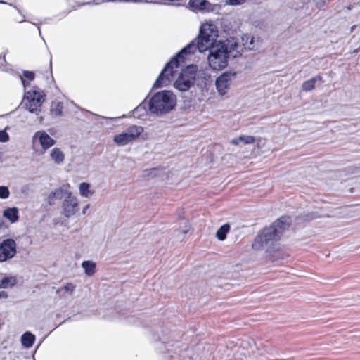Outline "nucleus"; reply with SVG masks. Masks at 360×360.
<instances>
[{
	"label": "nucleus",
	"mask_w": 360,
	"mask_h": 360,
	"mask_svg": "<svg viewBox=\"0 0 360 360\" xmlns=\"http://www.w3.org/2000/svg\"><path fill=\"white\" fill-rule=\"evenodd\" d=\"M215 46L214 41L207 39L199 33L198 37L182 49L164 68L153 84L154 88H161L169 85L180 65H183L188 54L195 53L196 50L202 53L206 50L210 52V48Z\"/></svg>",
	"instance_id": "nucleus-1"
},
{
	"label": "nucleus",
	"mask_w": 360,
	"mask_h": 360,
	"mask_svg": "<svg viewBox=\"0 0 360 360\" xmlns=\"http://www.w3.org/2000/svg\"><path fill=\"white\" fill-rule=\"evenodd\" d=\"M289 224V217L280 218L255 238L252 245V248L259 250L267 246L271 242L278 240L283 231L288 229Z\"/></svg>",
	"instance_id": "nucleus-2"
},
{
	"label": "nucleus",
	"mask_w": 360,
	"mask_h": 360,
	"mask_svg": "<svg viewBox=\"0 0 360 360\" xmlns=\"http://www.w3.org/2000/svg\"><path fill=\"white\" fill-rule=\"evenodd\" d=\"M176 95L168 90L155 93L150 98L148 108L153 114L164 115L172 111L176 105Z\"/></svg>",
	"instance_id": "nucleus-3"
},
{
	"label": "nucleus",
	"mask_w": 360,
	"mask_h": 360,
	"mask_svg": "<svg viewBox=\"0 0 360 360\" xmlns=\"http://www.w3.org/2000/svg\"><path fill=\"white\" fill-rule=\"evenodd\" d=\"M202 73L197 65H190L181 70L174 82V87L179 91H186L194 86L196 79Z\"/></svg>",
	"instance_id": "nucleus-4"
},
{
	"label": "nucleus",
	"mask_w": 360,
	"mask_h": 360,
	"mask_svg": "<svg viewBox=\"0 0 360 360\" xmlns=\"http://www.w3.org/2000/svg\"><path fill=\"white\" fill-rule=\"evenodd\" d=\"M227 56L223 49V46L215 43V46L210 48V52L207 57L209 66L214 70H220L228 65Z\"/></svg>",
	"instance_id": "nucleus-5"
},
{
	"label": "nucleus",
	"mask_w": 360,
	"mask_h": 360,
	"mask_svg": "<svg viewBox=\"0 0 360 360\" xmlns=\"http://www.w3.org/2000/svg\"><path fill=\"white\" fill-rule=\"evenodd\" d=\"M143 130L141 126L132 125L122 132L115 135L113 142L119 147L124 146L138 139Z\"/></svg>",
	"instance_id": "nucleus-6"
},
{
	"label": "nucleus",
	"mask_w": 360,
	"mask_h": 360,
	"mask_svg": "<svg viewBox=\"0 0 360 360\" xmlns=\"http://www.w3.org/2000/svg\"><path fill=\"white\" fill-rule=\"evenodd\" d=\"M44 96L42 91L37 87L25 92L23 103L29 112L37 114L40 111Z\"/></svg>",
	"instance_id": "nucleus-7"
},
{
	"label": "nucleus",
	"mask_w": 360,
	"mask_h": 360,
	"mask_svg": "<svg viewBox=\"0 0 360 360\" xmlns=\"http://www.w3.org/2000/svg\"><path fill=\"white\" fill-rule=\"evenodd\" d=\"M79 210L78 198L72 192L63 199L60 205L61 214L67 219L73 217Z\"/></svg>",
	"instance_id": "nucleus-8"
},
{
	"label": "nucleus",
	"mask_w": 360,
	"mask_h": 360,
	"mask_svg": "<svg viewBox=\"0 0 360 360\" xmlns=\"http://www.w3.org/2000/svg\"><path fill=\"white\" fill-rule=\"evenodd\" d=\"M236 73L233 71L225 72L219 76L215 80V86L219 96L226 95L233 80L236 78Z\"/></svg>",
	"instance_id": "nucleus-9"
},
{
	"label": "nucleus",
	"mask_w": 360,
	"mask_h": 360,
	"mask_svg": "<svg viewBox=\"0 0 360 360\" xmlns=\"http://www.w3.org/2000/svg\"><path fill=\"white\" fill-rule=\"evenodd\" d=\"M33 148L39 146L43 151H46L56 144V141L51 137L45 131H36L32 138Z\"/></svg>",
	"instance_id": "nucleus-10"
},
{
	"label": "nucleus",
	"mask_w": 360,
	"mask_h": 360,
	"mask_svg": "<svg viewBox=\"0 0 360 360\" xmlns=\"http://www.w3.org/2000/svg\"><path fill=\"white\" fill-rule=\"evenodd\" d=\"M17 245L11 238H6L0 243V262H6L15 257L17 253Z\"/></svg>",
	"instance_id": "nucleus-11"
},
{
	"label": "nucleus",
	"mask_w": 360,
	"mask_h": 360,
	"mask_svg": "<svg viewBox=\"0 0 360 360\" xmlns=\"http://www.w3.org/2000/svg\"><path fill=\"white\" fill-rule=\"evenodd\" d=\"M223 46L226 54H231L233 57L236 58L241 55L243 52V46L234 38H230L224 41H219L217 43Z\"/></svg>",
	"instance_id": "nucleus-12"
},
{
	"label": "nucleus",
	"mask_w": 360,
	"mask_h": 360,
	"mask_svg": "<svg viewBox=\"0 0 360 360\" xmlns=\"http://www.w3.org/2000/svg\"><path fill=\"white\" fill-rule=\"evenodd\" d=\"M71 191L66 186L59 187L51 191L47 196V202L50 205L55 204L56 200L65 199Z\"/></svg>",
	"instance_id": "nucleus-13"
},
{
	"label": "nucleus",
	"mask_w": 360,
	"mask_h": 360,
	"mask_svg": "<svg viewBox=\"0 0 360 360\" xmlns=\"http://www.w3.org/2000/svg\"><path fill=\"white\" fill-rule=\"evenodd\" d=\"M200 34L215 42L218 36V30L214 24L210 22H205L200 27Z\"/></svg>",
	"instance_id": "nucleus-14"
},
{
	"label": "nucleus",
	"mask_w": 360,
	"mask_h": 360,
	"mask_svg": "<svg viewBox=\"0 0 360 360\" xmlns=\"http://www.w3.org/2000/svg\"><path fill=\"white\" fill-rule=\"evenodd\" d=\"M49 156L51 160L56 165H58L63 164L65 158V153L60 148L57 147H55L51 150Z\"/></svg>",
	"instance_id": "nucleus-15"
},
{
	"label": "nucleus",
	"mask_w": 360,
	"mask_h": 360,
	"mask_svg": "<svg viewBox=\"0 0 360 360\" xmlns=\"http://www.w3.org/2000/svg\"><path fill=\"white\" fill-rule=\"evenodd\" d=\"M255 139L252 136L242 135L231 140V143L236 146H242L246 144H252Z\"/></svg>",
	"instance_id": "nucleus-16"
},
{
	"label": "nucleus",
	"mask_w": 360,
	"mask_h": 360,
	"mask_svg": "<svg viewBox=\"0 0 360 360\" xmlns=\"http://www.w3.org/2000/svg\"><path fill=\"white\" fill-rule=\"evenodd\" d=\"M3 216L11 223H15L18 219V210L16 207L7 208L4 211Z\"/></svg>",
	"instance_id": "nucleus-17"
},
{
	"label": "nucleus",
	"mask_w": 360,
	"mask_h": 360,
	"mask_svg": "<svg viewBox=\"0 0 360 360\" xmlns=\"http://www.w3.org/2000/svg\"><path fill=\"white\" fill-rule=\"evenodd\" d=\"M79 192L82 197L89 198L94 194V191L91 189V185L86 182H82L79 186Z\"/></svg>",
	"instance_id": "nucleus-18"
},
{
	"label": "nucleus",
	"mask_w": 360,
	"mask_h": 360,
	"mask_svg": "<svg viewBox=\"0 0 360 360\" xmlns=\"http://www.w3.org/2000/svg\"><path fill=\"white\" fill-rule=\"evenodd\" d=\"M84 273L89 276H92L96 272V264L91 260L84 261L81 264Z\"/></svg>",
	"instance_id": "nucleus-19"
},
{
	"label": "nucleus",
	"mask_w": 360,
	"mask_h": 360,
	"mask_svg": "<svg viewBox=\"0 0 360 360\" xmlns=\"http://www.w3.org/2000/svg\"><path fill=\"white\" fill-rule=\"evenodd\" d=\"M35 341V335L30 332H26L21 336V343L25 348L31 347Z\"/></svg>",
	"instance_id": "nucleus-20"
},
{
	"label": "nucleus",
	"mask_w": 360,
	"mask_h": 360,
	"mask_svg": "<svg viewBox=\"0 0 360 360\" xmlns=\"http://www.w3.org/2000/svg\"><path fill=\"white\" fill-rule=\"evenodd\" d=\"M17 283L15 276H4L0 279V288H7L13 287Z\"/></svg>",
	"instance_id": "nucleus-21"
},
{
	"label": "nucleus",
	"mask_w": 360,
	"mask_h": 360,
	"mask_svg": "<svg viewBox=\"0 0 360 360\" xmlns=\"http://www.w3.org/2000/svg\"><path fill=\"white\" fill-rule=\"evenodd\" d=\"M243 50H252L255 48L254 38L250 34H245L241 37Z\"/></svg>",
	"instance_id": "nucleus-22"
},
{
	"label": "nucleus",
	"mask_w": 360,
	"mask_h": 360,
	"mask_svg": "<svg viewBox=\"0 0 360 360\" xmlns=\"http://www.w3.org/2000/svg\"><path fill=\"white\" fill-rule=\"evenodd\" d=\"M207 1L206 0H190L189 5L193 11L205 10Z\"/></svg>",
	"instance_id": "nucleus-23"
},
{
	"label": "nucleus",
	"mask_w": 360,
	"mask_h": 360,
	"mask_svg": "<svg viewBox=\"0 0 360 360\" xmlns=\"http://www.w3.org/2000/svg\"><path fill=\"white\" fill-rule=\"evenodd\" d=\"M63 103L60 101H53L51 106V113L55 116H60L63 113Z\"/></svg>",
	"instance_id": "nucleus-24"
},
{
	"label": "nucleus",
	"mask_w": 360,
	"mask_h": 360,
	"mask_svg": "<svg viewBox=\"0 0 360 360\" xmlns=\"http://www.w3.org/2000/svg\"><path fill=\"white\" fill-rule=\"evenodd\" d=\"M230 230V225L228 224L221 226L216 232V236L219 240H225L227 233Z\"/></svg>",
	"instance_id": "nucleus-25"
},
{
	"label": "nucleus",
	"mask_w": 360,
	"mask_h": 360,
	"mask_svg": "<svg viewBox=\"0 0 360 360\" xmlns=\"http://www.w3.org/2000/svg\"><path fill=\"white\" fill-rule=\"evenodd\" d=\"M34 73L31 71H24L23 77H20L22 84L25 89L29 85V82L34 79Z\"/></svg>",
	"instance_id": "nucleus-26"
},
{
	"label": "nucleus",
	"mask_w": 360,
	"mask_h": 360,
	"mask_svg": "<svg viewBox=\"0 0 360 360\" xmlns=\"http://www.w3.org/2000/svg\"><path fill=\"white\" fill-rule=\"evenodd\" d=\"M75 289V285L72 283H67L63 287L60 288L57 292L61 295H65L66 293L72 295Z\"/></svg>",
	"instance_id": "nucleus-27"
},
{
	"label": "nucleus",
	"mask_w": 360,
	"mask_h": 360,
	"mask_svg": "<svg viewBox=\"0 0 360 360\" xmlns=\"http://www.w3.org/2000/svg\"><path fill=\"white\" fill-rule=\"evenodd\" d=\"M316 82V79H310L309 80L305 81L302 86V90L304 91H311L314 88Z\"/></svg>",
	"instance_id": "nucleus-28"
},
{
	"label": "nucleus",
	"mask_w": 360,
	"mask_h": 360,
	"mask_svg": "<svg viewBox=\"0 0 360 360\" xmlns=\"http://www.w3.org/2000/svg\"><path fill=\"white\" fill-rule=\"evenodd\" d=\"M10 196V191L7 186H0V198L6 199Z\"/></svg>",
	"instance_id": "nucleus-29"
},
{
	"label": "nucleus",
	"mask_w": 360,
	"mask_h": 360,
	"mask_svg": "<svg viewBox=\"0 0 360 360\" xmlns=\"http://www.w3.org/2000/svg\"><path fill=\"white\" fill-rule=\"evenodd\" d=\"M103 0H80L79 4L81 5L89 4L91 3H94L95 4H101Z\"/></svg>",
	"instance_id": "nucleus-30"
},
{
	"label": "nucleus",
	"mask_w": 360,
	"mask_h": 360,
	"mask_svg": "<svg viewBox=\"0 0 360 360\" xmlns=\"http://www.w3.org/2000/svg\"><path fill=\"white\" fill-rule=\"evenodd\" d=\"M8 140V135L5 131H0V141L6 142Z\"/></svg>",
	"instance_id": "nucleus-31"
},
{
	"label": "nucleus",
	"mask_w": 360,
	"mask_h": 360,
	"mask_svg": "<svg viewBox=\"0 0 360 360\" xmlns=\"http://www.w3.org/2000/svg\"><path fill=\"white\" fill-rule=\"evenodd\" d=\"M229 4L233 6L240 5L245 2V0H229Z\"/></svg>",
	"instance_id": "nucleus-32"
},
{
	"label": "nucleus",
	"mask_w": 360,
	"mask_h": 360,
	"mask_svg": "<svg viewBox=\"0 0 360 360\" xmlns=\"http://www.w3.org/2000/svg\"><path fill=\"white\" fill-rule=\"evenodd\" d=\"M184 224H186L185 228L180 230V232L183 234L187 233L189 230V226L187 224V222L185 221Z\"/></svg>",
	"instance_id": "nucleus-33"
},
{
	"label": "nucleus",
	"mask_w": 360,
	"mask_h": 360,
	"mask_svg": "<svg viewBox=\"0 0 360 360\" xmlns=\"http://www.w3.org/2000/svg\"><path fill=\"white\" fill-rule=\"evenodd\" d=\"M8 293L6 291H0V298H6Z\"/></svg>",
	"instance_id": "nucleus-34"
},
{
	"label": "nucleus",
	"mask_w": 360,
	"mask_h": 360,
	"mask_svg": "<svg viewBox=\"0 0 360 360\" xmlns=\"http://www.w3.org/2000/svg\"><path fill=\"white\" fill-rule=\"evenodd\" d=\"M90 207L89 204H86L82 209V214H85Z\"/></svg>",
	"instance_id": "nucleus-35"
},
{
	"label": "nucleus",
	"mask_w": 360,
	"mask_h": 360,
	"mask_svg": "<svg viewBox=\"0 0 360 360\" xmlns=\"http://www.w3.org/2000/svg\"><path fill=\"white\" fill-rule=\"evenodd\" d=\"M141 109H143V108H142L141 105H139L136 108L134 109V113H136V112H138Z\"/></svg>",
	"instance_id": "nucleus-36"
},
{
	"label": "nucleus",
	"mask_w": 360,
	"mask_h": 360,
	"mask_svg": "<svg viewBox=\"0 0 360 360\" xmlns=\"http://www.w3.org/2000/svg\"><path fill=\"white\" fill-rule=\"evenodd\" d=\"M311 79H316V82L322 81V77H321V76L314 77H312Z\"/></svg>",
	"instance_id": "nucleus-37"
},
{
	"label": "nucleus",
	"mask_w": 360,
	"mask_h": 360,
	"mask_svg": "<svg viewBox=\"0 0 360 360\" xmlns=\"http://www.w3.org/2000/svg\"><path fill=\"white\" fill-rule=\"evenodd\" d=\"M37 29H38V32H39V35H41V29H40L39 25H38Z\"/></svg>",
	"instance_id": "nucleus-38"
},
{
	"label": "nucleus",
	"mask_w": 360,
	"mask_h": 360,
	"mask_svg": "<svg viewBox=\"0 0 360 360\" xmlns=\"http://www.w3.org/2000/svg\"><path fill=\"white\" fill-rule=\"evenodd\" d=\"M25 21H26V20H25V18H23V19H22L21 20H19L18 22H19L20 23H21V22H25Z\"/></svg>",
	"instance_id": "nucleus-39"
},
{
	"label": "nucleus",
	"mask_w": 360,
	"mask_h": 360,
	"mask_svg": "<svg viewBox=\"0 0 360 360\" xmlns=\"http://www.w3.org/2000/svg\"><path fill=\"white\" fill-rule=\"evenodd\" d=\"M0 4H5L4 1H0Z\"/></svg>",
	"instance_id": "nucleus-40"
}]
</instances>
